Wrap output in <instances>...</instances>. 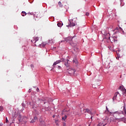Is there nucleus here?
<instances>
[{"label": "nucleus", "instance_id": "obj_5", "mask_svg": "<svg viewBox=\"0 0 126 126\" xmlns=\"http://www.w3.org/2000/svg\"><path fill=\"white\" fill-rule=\"evenodd\" d=\"M77 18H74L72 21H71V22H70V24L67 25V27H74L76 25V22L74 21L75 20H76Z\"/></svg>", "mask_w": 126, "mask_h": 126}, {"label": "nucleus", "instance_id": "obj_22", "mask_svg": "<svg viewBox=\"0 0 126 126\" xmlns=\"http://www.w3.org/2000/svg\"><path fill=\"white\" fill-rule=\"evenodd\" d=\"M33 120H34V121H37V117H36V116H35L34 117V119H33Z\"/></svg>", "mask_w": 126, "mask_h": 126}, {"label": "nucleus", "instance_id": "obj_29", "mask_svg": "<svg viewBox=\"0 0 126 126\" xmlns=\"http://www.w3.org/2000/svg\"><path fill=\"white\" fill-rule=\"evenodd\" d=\"M6 123H9V121H8L7 118H6Z\"/></svg>", "mask_w": 126, "mask_h": 126}, {"label": "nucleus", "instance_id": "obj_10", "mask_svg": "<svg viewBox=\"0 0 126 126\" xmlns=\"http://www.w3.org/2000/svg\"><path fill=\"white\" fill-rule=\"evenodd\" d=\"M22 118V117L21 116V115H19L18 116V121L20 122L22 121V120L21 119Z\"/></svg>", "mask_w": 126, "mask_h": 126}, {"label": "nucleus", "instance_id": "obj_17", "mask_svg": "<svg viewBox=\"0 0 126 126\" xmlns=\"http://www.w3.org/2000/svg\"><path fill=\"white\" fill-rule=\"evenodd\" d=\"M73 63H75V64H77L78 63V61L77 60L75 59V60H73Z\"/></svg>", "mask_w": 126, "mask_h": 126}, {"label": "nucleus", "instance_id": "obj_32", "mask_svg": "<svg viewBox=\"0 0 126 126\" xmlns=\"http://www.w3.org/2000/svg\"><path fill=\"white\" fill-rule=\"evenodd\" d=\"M31 67L32 68H34V65H32V64H31Z\"/></svg>", "mask_w": 126, "mask_h": 126}, {"label": "nucleus", "instance_id": "obj_20", "mask_svg": "<svg viewBox=\"0 0 126 126\" xmlns=\"http://www.w3.org/2000/svg\"><path fill=\"white\" fill-rule=\"evenodd\" d=\"M3 110V108L2 106H0V111L2 112Z\"/></svg>", "mask_w": 126, "mask_h": 126}, {"label": "nucleus", "instance_id": "obj_13", "mask_svg": "<svg viewBox=\"0 0 126 126\" xmlns=\"http://www.w3.org/2000/svg\"><path fill=\"white\" fill-rule=\"evenodd\" d=\"M55 122L56 124L57 125V126H59V123H60V120H56Z\"/></svg>", "mask_w": 126, "mask_h": 126}, {"label": "nucleus", "instance_id": "obj_19", "mask_svg": "<svg viewBox=\"0 0 126 126\" xmlns=\"http://www.w3.org/2000/svg\"><path fill=\"white\" fill-rule=\"evenodd\" d=\"M123 111L126 115V107L125 106H124Z\"/></svg>", "mask_w": 126, "mask_h": 126}, {"label": "nucleus", "instance_id": "obj_38", "mask_svg": "<svg viewBox=\"0 0 126 126\" xmlns=\"http://www.w3.org/2000/svg\"><path fill=\"white\" fill-rule=\"evenodd\" d=\"M31 89H30V90H29V92H31Z\"/></svg>", "mask_w": 126, "mask_h": 126}, {"label": "nucleus", "instance_id": "obj_33", "mask_svg": "<svg viewBox=\"0 0 126 126\" xmlns=\"http://www.w3.org/2000/svg\"><path fill=\"white\" fill-rule=\"evenodd\" d=\"M106 125V124L105 125H103L102 124H101V126H105Z\"/></svg>", "mask_w": 126, "mask_h": 126}, {"label": "nucleus", "instance_id": "obj_24", "mask_svg": "<svg viewBox=\"0 0 126 126\" xmlns=\"http://www.w3.org/2000/svg\"><path fill=\"white\" fill-rule=\"evenodd\" d=\"M85 15L86 16H89L90 15V13L89 12H86Z\"/></svg>", "mask_w": 126, "mask_h": 126}, {"label": "nucleus", "instance_id": "obj_26", "mask_svg": "<svg viewBox=\"0 0 126 126\" xmlns=\"http://www.w3.org/2000/svg\"><path fill=\"white\" fill-rule=\"evenodd\" d=\"M106 112H109V109L107 106L106 107Z\"/></svg>", "mask_w": 126, "mask_h": 126}, {"label": "nucleus", "instance_id": "obj_12", "mask_svg": "<svg viewBox=\"0 0 126 126\" xmlns=\"http://www.w3.org/2000/svg\"><path fill=\"white\" fill-rule=\"evenodd\" d=\"M58 4H59L60 7H63V4H62V3L61 1H59L58 2Z\"/></svg>", "mask_w": 126, "mask_h": 126}, {"label": "nucleus", "instance_id": "obj_35", "mask_svg": "<svg viewBox=\"0 0 126 126\" xmlns=\"http://www.w3.org/2000/svg\"><path fill=\"white\" fill-rule=\"evenodd\" d=\"M97 126H101L100 124H98L97 125Z\"/></svg>", "mask_w": 126, "mask_h": 126}, {"label": "nucleus", "instance_id": "obj_27", "mask_svg": "<svg viewBox=\"0 0 126 126\" xmlns=\"http://www.w3.org/2000/svg\"><path fill=\"white\" fill-rule=\"evenodd\" d=\"M119 59H120V56L118 55L117 57H116V59L119 60Z\"/></svg>", "mask_w": 126, "mask_h": 126}, {"label": "nucleus", "instance_id": "obj_9", "mask_svg": "<svg viewBox=\"0 0 126 126\" xmlns=\"http://www.w3.org/2000/svg\"><path fill=\"white\" fill-rule=\"evenodd\" d=\"M69 60H66V63H65V66L66 67H68L69 66V64L68 63Z\"/></svg>", "mask_w": 126, "mask_h": 126}, {"label": "nucleus", "instance_id": "obj_18", "mask_svg": "<svg viewBox=\"0 0 126 126\" xmlns=\"http://www.w3.org/2000/svg\"><path fill=\"white\" fill-rule=\"evenodd\" d=\"M66 118H67V116H66V115H65V116H64V117H63V118H62V120H63V121H65V120L66 119Z\"/></svg>", "mask_w": 126, "mask_h": 126}, {"label": "nucleus", "instance_id": "obj_31", "mask_svg": "<svg viewBox=\"0 0 126 126\" xmlns=\"http://www.w3.org/2000/svg\"><path fill=\"white\" fill-rule=\"evenodd\" d=\"M44 124V121H42V122H40V125H42L43 124Z\"/></svg>", "mask_w": 126, "mask_h": 126}, {"label": "nucleus", "instance_id": "obj_39", "mask_svg": "<svg viewBox=\"0 0 126 126\" xmlns=\"http://www.w3.org/2000/svg\"><path fill=\"white\" fill-rule=\"evenodd\" d=\"M53 118H55V115H53Z\"/></svg>", "mask_w": 126, "mask_h": 126}, {"label": "nucleus", "instance_id": "obj_25", "mask_svg": "<svg viewBox=\"0 0 126 126\" xmlns=\"http://www.w3.org/2000/svg\"><path fill=\"white\" fill-rule=\"evenodd\" d=\"M35 122V121H34L33 119H32L31 121V124H33V123Z\"/></svg>", "mask_w": 126, "mask_h": 126}, {"label": "nucleus", "instance_id": "obj_6", "mask_svg": "<svg viewBox=\"0 0 126 126\" xmlns=\"http://www.w3.org/2000/svg\"><path fill=\"white\" fill-rule=\"evenodd\" d=\"M61 62H62L61 60H59L56 61V62H55L53 65V67H55V65H56L57 64L60 63Z\"/></svg>", "mask_w": 126, "mask_h": 126}, {"label": "nucleus", "instance_id": "obj_36", "mask_svg": "<svg viewBox=\"0 0 126 126\" xmlns=\"http://www.w3.org/2000/svg\"><path fill=\"white\" fill-rule=\"evenodd\" d=\"M36 90H37V92H38L39 91V89L37 88Z\"/></svg>", "mask_w": 126, "mask_h": 126}, {"label": "nucleus", "instance_id": "obj_28", "mask_svg": "<svg viewBox=\"0 0 126 126\" xmlns=\"http://www.w3.org/2000/svg\"><path fill=\"white\" fill-rule=\"evenodd\" d=\"M117 114H118V112H115L114 114V117L116 116V115H117Z\"/></svg>", "mask_w": 126, "mask_h": 126}, {"label": "nucleus", "instance_id": "obj_3", "mask_svg": "<svg viewBox=\"0 0 126 126\" xmlns=\"http://www.w3.org/2000/svg\"><path fill=\"white\" fill-rule=\"evenodd\" d=\"M39 37H33V39L31 40V42L32 43H35V45L36 46H40L41 43V42L38 41Z\"/></svg>", "mask_w": 126, "mask_h": 126}, {"label": "nucleus", "instance_id": "obj_8", "mask_svg": "<svg viewBox=\"0 0 126 126\" xmlns=\"http://www.w3.org/2000/svg\"><path fill=\"white\" fill-rule=\"evenodd\" d=\"M22 16L24 17L27 15V13L25 11H22L21 13Z\"/></svg>", "mask_w": 126, "mask_h": 126}, {"label": "nucleus", "instance_id": "obj_14", "mask_svg": "<svg viewBox=\"0 0 126 126\" xmlns=\"http://www.w3.org/2000/svg\"><path fill=\"white\" fill-rule=\"evenodd\" d=\"M12 117L14 119H16L17 117V114H12Z\"/></svg>", "mask_w": 126, "mask_h": 126}, {"label": "nucleus", "instance_id": "obj_15", "mask_svg": "<svg viewBox=\"0 0 126 126\" xmlns=\"http://www.w3.org/2000/svg\"><path fill=\"white\" fill-rule=\"evenodd\" d=\"M63 26V24L61 23H58V26L60 28L62 27V26Z\"/></svg>", "mask_w": 126, "mask_h": 126}, {"label": "nucleus", "instance_id": "obj_2", "mask_svg": "<svg viewBox=\"0 0 126 126\" xmlns=\"http://www.w3.org/2000/svg\"><path fill=\"white\" fill-rule=\"evenodd\" d=\"M73 38V37H68L66 38H65V40H62L61 42H64V43H69L72 46L75 47L76 46V44L73 43L72 41V39Z\"/></svg>", "mask_w": 126, "mask_h": 126}, {"label": "nucleus", "instance_id": "obj_11", "mask_svg": "<svg viewBox=\"0 0 126 126\" xmlns=\"http://www.w3.org/2000/svg\"><path fill=\"white\" fill-rule=\"evenodd\" d=\"M46 45V43L45 42L41 43V44L40 45V47H45V46Z\"/></svg>", "mask_w": 126, "mask_h": 126}, {"label": "nucleus", "instance_id": "obj_30", "mask_svg": "<svg viewBox=\"0 0 126 126\" xmlns=\"http://www.w3.org/2000/svg\"><path fill=\"white\" fill-rule=\"evenodd\" d=\"M58 69L59 70H60V69H62V67H61L60 66H58Z\"/></svg>", "mask_w": 126, "mask_h": 126}, {"label": "nucleus", "instance_id": "obj_7", "mask_svg": "<svg viewBox=\"0 0 126 126\" xmlns=\"http://www.w3.org/2000/svg\"><path fill=\"white\" fill-rule=\"evenodd\" d=\"M85 113H88V114H89L91 115H93L92 111L89 109H86V111L85 112Z\"/></svg>", "mask_w": 126, "mask_h": 126}, {"label": "nucleus", "instance_id": "obj_21", "mask_svg": "<svg viewBox=\"0 0 126 126\" xmlns=\"http://www.w3.org/2000/svg\"><path fill=\"white\" fill-rule=\"evenodd\" d=\"M123 93L124 94H126V90L125 88H124L123 90Z\"/></svg>", "mask_w": 126, "mask_h": 126}, {"label": "nucleus", "instance_id": "obj_4", "mask_svg": "<svg viewBox=\"0 0 126 126\" xmlns=\"http://www.w3.org/2000/svg\"><path fill=\"white\" fill-rule=\"evenodd\" d=\"M75 72L76 70L72 68L67 69V72H68V73L71 75H75Z\"/></svg>", "mask_w": 126, "mask_h": 126}, {"label": "nucleus", "instance_id": "obj_16", "mask_svg": "<svg viewBox=\"0 0 126 126\" xmlns=\"http://www.w3.org/2000/svg\"><path fill=\"white\" fill-rule=\"evenodd\" d=\"M125 88L123 87V86H120L119 87V89H120L121 91H123Z\"/></svg>", "mask_w": 126, "mask_h": 126}, {"label": "nucleus", "instance_id": "obj_34", "mask_svg": "<svg viewBox=\"0 0 126 126\" xmlns=\"http://www.w3.org/2000/svg\"><path fill=\"white\" fill-rule=\"evenodd\" d=\"M119 119H121V118H116V120H119Z\"/></svg>", "mask_w": 126, "mask_h": 126}, {"label": "nucleus", "instance_id": "obj_23", "mask_svg": "<svg viewBox=\"0 0 126 126\" xmlns=\"http://www.w3.org/2000/svg\"><path fill=\"white\" fill-rule=\"evenodd\" d=\"M118 94H120V93H119L118 92L116 93L115 94V97H117Z\"/></svg>", "mask_w": 126, "mask_h": 126}, {"label": "nucleus", "instance_id": "obj_37", "mask_svg": "<svg viewBox=\"0 0 126 126\" xmlns=\"http://www.w3.org/2000/svg\"><path fill=\"white\" fill-rule=\"evenodd\" d=\"M116 30H119V28H116Z\"/></svg>", "mask_w": 126, "mask_h": 126}, {"label": "nucleus", "instance_id": "obj_1", "mask_svg": "<svg viewBox=\"0 0 126 126\" xmlns=\"http://www.w3.org/2000/svg\"><path fill=\"white\" fill-rule=\"evenodd\" d=\"M101 33L104 35L106 39H109L110 41H115V39H116V37H110V33H108L106 32L105 30H102Z\"/></svg>", "mask_w": 126, "mask_h": 126}]
</instances>
